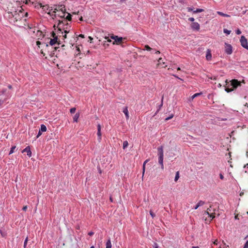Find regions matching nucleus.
Masks as SVG:
<instances>
[{
	"instance_id": "23",
	"label": "nucleus",
	"mask_w": 248,
	"mask_h": 248,
	"mask_svg": "<svg viewBox=\"0 0 248 248\" xmlns=\"http://www.w3.org/2000/svg\"><path fill=\"white\" fill-rule=\"evenodd\" d=\"M202 94V93H196L195 94H194V95H193L191 97V100H193L194 98H195L196 97H197L199 95H201Z\"/></svg>"
},
{
	"instance_id": "41",
	"label": "nucleus",
	"mask_w": 248,
	"mask_h": 248,
	"mask_svg": "<svg viewBox=\"0 0 248 248\" xmlns=\"http://www.w3.org/2000/svg\"><path fill=\"white\" fill-rule=\"evenodd\" d=\"M42 131H41L40 130L38 132V135H37V138H39V136H40L42 135Z\"/></svg>"
},
{
	"instance_id": "27",
	"label": "nucleus",
	"mask_w": 248,
	"mask_h": 248,
	"mask_svg": "<svg viewBox=\"0 0 248 248\" xmlns=\"http://www.w3.org/2000/svg\"><path fill=\"white\" fill-rule=\"evenodd\" d=\"M65 19L68 21H71L72 19V16L71 14H68Z\"/></svg>"
},
{
	"instance_id": "34",
	"label": "nucleus",
	"mask_w": 248,
	"mask_h": 248,
	"mask_svg": "<svg viewBox=\"0 0 248 248\" xmlns=\"http://www.w3.org/2000/svg\"><path fill=\"white\" fill-rule=\"evenodd\" d=\"M152 247H153V248H158V246L156 243H154V244L153 245Z\"/></svg>"
},
{
	"instance_id": "30",
	"label": "nucleus",
	"mask_w": 248,
	"mask_h": 248,
	"mask_svg": "<svg viewBox=\"0 0 248 248\" xmlns=\"http://www.w3.org/2000/svg\"><path fill=\"white\" fill-rule=\"evenodd\" d=\"M144 49H145V50H148V51H150V50H152V48H151L148 45H145L144 46Z\"/></svg>"
},
{
	"instance_id": "17",
	"label": "nucleus",
	"mask_w": 248,
	"mask_h": 248,
	"mask_svg": "<svg viewBox=\"0 0 248 248\" xmlns=\"http://www.w3.org/2000/svg\"><path fill=\"white\" fill-rule=\"evenodd\" d=\"M204 203V202L202 201H200L197 204V205L194 207V209L196 210L198 209L199 207L203 205Z\"/></svg>"
},
{
	"instance_id": "63",
	"label": "nucleus",
	"mask_w": 248,
	"mask_h": 248,
	"mask_svg": "<svg viewBox=\"0 0 248 248\" xmlns=\"http://www.w3.org/2000/svg\"><path fill=\"white\" fill-rule=\"evenodd\" d=\"M38 32H39L40 34H41L42 32L40 31H38Z\"/></svg>"
},
{
	"instance_id": "61",
	"label": "nucleus",
	"mask_w": 248,
	"mask_h": 248,
	"mask_svg": "<svg viewBox=\"0 0 248 248\" xmlns=\"http://www.w3.org/2000/svg\"><path fill=\"white\" fill-rule=\"evenodd\" d=\"M246 155L248 157V150L247 151Z\"/></svg>"
},
{
	"instance_id": "2",
	"label": "nucleus",
	"mask_w": 248,
	"mask_h": 248,
	"mask_svg": "<svg viewBox=\"0 0 248 248\" xmlns=\"http://www.w3.org/2000/svg\"><path fill=\"white\" fill-rule=\"evenodd\" d=\"M18 12H17V11L8 12L9 14H11V15H9V16L15 17V19L16 20V21H17L18 20H21V18L23 17V14L21 10H18Z\"/></svg>"
},
{
	"instance_id": "1",
	"label": "nucleus",
	"mask_w": 248,
	"mask_h": 248,
	"mask_svg": "<svg viewBox=\"0 0 248 248\" xmlns=\"http://www.w3.org/2000/svg\"><path fill=\"white\" fill-rule=\"evenodd\" d=\"M230 82V84L225 88V91L227 93L231 92L241 86V82L237 79H233L231 80Z\"/></svg>"
},
{
	"instance_id": "59",
	"label": "nucleus",
	"mask_w": 248,
	"mask_h": 248,
	"mask_svg": "<svg viewBox=\"0 0 248 248\" xmlns=\"http://www.w3.org/2000/svg\"><path fill=\"white\" fill-rule=\"evenodd\" d=\"M80 21H83V18L82 16H81L79 18Z\"/></svg>"
},
{
	"instance_id": "35",
	"label": "nucleus",
	"mask_w": 248,
	"mask_h": 248,
	"mask_svg": "<svg viewBox=\"0 0 248 248\" xmlns=\"http://www.w3.org/2000/svg\"><path fill=\"white\" fill-rule=\"evenodd\" d=\"M51 36H52L53 38H54V37H58V36L56 35V33L54 31H52L51 32Z\"/></svg>"
},
{
	"instance_id": "54",
	"label": "nucleus",
	"mask_w": 248,
	"mask_h": 248,
	"mask_svg": "<svg viewBox=\"0 0 248 248\" xmlns=\"http://www.w3.org/2000/svg\"><path fill=\"white\" fill-rule=\"evenodd\" d=\"M44 45L46 46V47H48V45L47 44H46V43H44Z\"/></svg>"
},
{
	"instance_id": "47",
	"label": "nucleus",
	"mask_w": 248,
	"mask_h": 248,
	"mask_svg": "<svg viewBox=\"0 0 248 248\" xmlns=\"http://www.w3.org/2000/svg\"><path fill=\"white\" fill-rule=\"evenodd\" d=\"M211 207H212V206L210 205V207L207 208V210H208L209 212H211Z\"/></svg>"
},
{
	"instance_id": "37",
	"label": "nucleus",
	"mask_w": 248,
	"mask_h": 248,
	"mask_svg": "<svg viewBox=\"0 0 248 248\" xmlns=\"http://www.w3.org/2000/svg\"><path fill=\"white\" fill-rule=\"evenodd\" d=\"M173 117V114H171L170 116L165 118V121H168L170 119H171L172 117Z\"/></svg>"
},
{
	"instance_id": "53",
	"label": "nucleus",
	"mask_w": 248,
	"mask_h": 248,
	"mask_svg": "<svg viewBox=\"0 0 248 248\" xmlns=\"http://www.w3.org/2000/svg\"><path fill=\"white\" fill-rule=\"evenodd\" d=\"M8 88L9 89H11L12 88V85H9L8 86Z\"/></svg>"
},
{
	"instance_id": "21",
	"label": "nucleus",
	"mask_w": 248,
	"mask_h": 248,
	"mask_svg": "<svg viewBox=\"0 0 248 248\" xmlns=\"http://www.w3.org/2000/svg\"><path fill=\"white\" fill-rule=\"evenodd\" d=\"M40 130L42 132H45L46 131V127L44 124H41Z\"/></svg>"
},
{
	"instance_id": "64",
	"label": "nucleus",
	"mask_w": 248,
	"mask_h": 248,
	"mask_svg": "<svg viewBox=\"0 0 248 248\" xmlns=\"http://www.w3.org/2000/svg\"><path fill=\"white\" fill-rule=\"evenodd\" d=\"M90 248H94V246H92L90 247Z\"/></svg>"
},
{
	"instance_id": "31",
	"label": "nucleus",
	"mask_w": 248,
	"mask_h": 248,
	"mask_svg": "<svg viewBox=\"0 0 248 248\" xmlns=\"http://www.w3.org/2000/svg\"><path fill=\"white\" fill-rule=\"evenodd\" d=\"M76 108H72L70 109V112L71 113H74L76 111Z\"/></svg>"
},
{
	"instance_id": "58",
	"label": "nucleus",
	"mask_w": 248,
	"mask_h": 248,
	"mask_svg": "<svg viewBox=\"0 0 248 248\" xmlns=\"http://www.w3.org/2000/svg\"><path fill=\"white\" fill-rule=\"evenodd\" d=\"M64 32L66 34V33H68L69 31L65 30H64Z\"/></svg>"
},
{
	"instance_id": "7",
	"label": "nucleus",
	"mask_w": 248,
	"mask_h": 248,
	"mask_svg": "<svg viewBox=\"0 0 248 248\" xmlns=\"http://www.w3.org/2000/svg\"><path fill=\"white\" fill-rule=\"evenodd\" d=\"M111 38L114 40V41L113 42V44H115V43L117 44H120L123 39V38L122 37H119L114 35L111 36Z\"/></svg>"
},
{
	"instance_id": "36",
	"label": "nucleus",
	"mask_w": 248,
	"mask_h": 248,
	"mask_svg": "<svg viewBox=\"0 0 248 248\" xmlns=\"http://www.w3.org/2000/svg\"><path fill=\"white\" fill-rule=\"evenodd\" d=\"M162 58H159L158 60V63H157V65L158 66L160 64H161V62H162Z\"/></svg>"
},
{
	"instance_id": "32",
	"label": "nucleus",
	"mask_w": 248,
	"mask_h": 248,
	"mask_svg": "<svg viewBox=\"0 0 248 248\" xmlns=\"http://www.w3.org/2000/svg\"><path fill=\"white\" fill-rule=\"evenodd\" d=\"M28 237H26V238L25 240L24 243V248H26L27 242H28Z\"/></svg>"
},
{
	"instance_id": "28",
	"label": "nucleus",
	"mask_w": 248,
	"mask_h": 248,
	"mask_svg": "<svg viewBox=\"0 0 248 248\" xmlns=\"http://www.w3.org/2000/svg\"><path fill=\"white\" fill-rule=\"evenodd\" d=\"M16 146H14L11 148V150L9 152V155L12 154L14 153V150L16 149Z\"/></svg>"
},
{
	"instance_id": "60",
	"label": "nucleus",
	"mask_w": 248,
	"mask_h": 248,
	"mask_svg": "<svg viewBox=\"0 0 248 248\" xmlns=\"http://www.w3.org/2000/svg\"><path fill=\"white\" fill-rule=\"evenodd\" d=\"M192 248H200L198 246H194V247H192Z\"/></svg>"
},
{
	"instance_id": "19",
	"label": "nucleus",
	"mask_w": 248,
	"mask_h": 248,
	"mask_svg": "<svg viewBox=\"0 0 248 248\" xmlns=\"http://www.w3.org/2000/svg\"><path fill=\"white\" fill-rule=\"evenodd\" d=\"M79 112L76 113L73 117V121L74 122H77L78 119L79 118Z\"/></svg>"
},
{
	"instance_id": "16",
	"label": "nucleus",
	"mask_w": 248,
	"mask_h": 248,
	"mask_svg": "<svg viewBox=\"0 0 248 248\" xmlns=\"http://www.w3.org/2000/svg\"><path fill=\"white\" fill-rule=\"evenodd\" d=\"M215 210L214 209V213H212L210 214V213H209V212L208 210H207V211H205L204 214L208 215L212 218L211 219H212L214 218H215Z\"/></svg>"
},
{
	"instance_id": "57",
	"label": "nucleus",
	"mask_w": 248,
	"mask_h": 248,
	"mask_svg": "<svg viewBox=\"0 0 248 248\" xmlns=\"http://www.w3.org/2000/svg\"><path fill=\"white\" fill-rule=\"evenodd\" d=\"M109 200H110V201L111 202H113V201H112V197H111V196H110V198H109Z\"/></svg>"
},
{
	"instance_id": "12",
	"label": "nucleus",
	"mask_w": 248,
	"mask_h": 248,
	"mask_svg": "<svg viewBox=\"0 0 248 248\" xmlns=\"http://www.w3.org/2000/svg\"><path fill=\"white\" fill-rule=\"evenodd\" d=\"M187 10L188 12L193 11V13H200L204 11L202 9H197L196 10L193 11V9L191 7H187Z\"/></svg>"
},
{
	"instance_id": "45",
	"label": "nucleus",
	"mask_w": 248,
	"mask_h": 248,
	"mask_svg": "<svg viewBox=\"0 0 248 248\" xmlns=\"http://www.w3.org/2000/svg\"><path fill=\"white\" fill-rule=\"evenodd\" d=\"M219 177L221 180L223 179L224 178V176L221 173L219 174Z\"/></svg>"
},
{
	"instance_id": "40",
	"label": "nucleus",
	"mask_w": 248,
	"mask_h": 248,
	"mask_svg": "<svg viewBox=\"0 0 248 248\" xmlns=\"http://www.w3.org/2000/svg\"><path fill=\"white\" fill-rule=\"evenodd\" d=\"M49 15L52 16L53 19H54L55 18H56V16H57V15L55 14H53L50 13V15Z\"/></svg>"
},
{
	"instance_id": "62",
	"label": "nucleus",
	"mask_w": 248,
	"mask_h": 248,
	"mask_svg": "<svg viewBox=\"0 0 248 248\" xmlns=\"http://www.w3.org/2000/svg\"><path fill=\"white\" fill-rule=\"evenodd\" d=\"M66 37H67V36H66V34H65L63 36V37H64V38H66Z\"/></svg>"
},
{
	"instance_id": "42",
	"label": "nucleus",
	"mask_w": 248,
	"mask_h": 248,
	"mask_svg": "<svg viewBox=\"0 0 248 248\" xmlns=\"http://www.w3.org/2000/svg\"><path fill=\"white\" fill-rule=\"evenodd\" d=\"M236 33L237 34H240L241 33V31L239 29H237L236 31Z\"/></svg>"
},
{
	"instance_id": "18",
	"label": "nucleus",
	"mask_w": 248,
	"mask_h": 248,
	"mask_svg": "<svg viewBox=\"0 0 248 248\" xmlns=\"http://www.w3.org/2000/svg\"><path fill=\"white\" fill-rule=\"evenodd\" d=\"M123 112L124 113L126 119H128L129 118V114L127 107H125L124 108Z\"/></svg>"
},
{
	"instance_id": "3",
	"label": "nucleus",
	"mask_w": 248,
	"mask_h": 248,
	"mask_svg": "<svg viewBox=\"0 0 248 248\" xmlns=\"http://www.w3.org/2000/svg\"><path fill=\"white\" fill-rule=\"evenodd\" d=\"M158 155V163L161 166V169H164L163 166V146H161L157 148Z\"/></svg>"
},
{
	"instance_id": "55",
	"label": "nucleus",
	"mask_w": 248,
	"mask_h": 248,
	"mask_svg": "<svg viewBox=\"0 0 248 248\" xmlns=\"http://www.w3.org/2000/svg\"><path fill=\"white\" fill-rule=\"evenodd\" d=\"M155 54H160V51H159L157 50V51H156L155 52Z\"/></svg>"
},
{
	"instance_id": "22",
	"label": "nucleus",
	"mask_w": 248,
	"mask_h": 248,
	"mask_svg": "<svg viewBox=\"0 0 248 248\" xmlns=\"http://www.w3.org/2000/svg\"><path fill=\"white\" fill-rule=\"evenodd\" d=\"M217 13L219 15L222 16H225V17H230V16L229 15L226 14H224L223 13H222L221 12L218 11V12H217Z\"/></svg>"
},
{
	"instance_id": "51",
	"label": "nucleus",
	"mask_w": 248,
	"mask_h": 248,
	"mask_svg": "<svg viewBox=\"0 0 248 248\" xmlns=\"http://www.w3.org/2000/svg\"><path fill=\"white\" fill-rule=\"evenodd\" d=\"M89 41L90 42V43H91L93 39V38L92 37H91V36H89Z\"/></svg>"
},
{
	"instance_id": "26",
	"label": "nucleus",
	"mask_w": 248,
	"mask_h": 248,
	"mask_svg": "<svg viewBox=\"0 0 248 248\" xmlns=\"http://www.w3.org/2000/svg\"><path fill=\"white\" fill-rule=\"evenodd\" d=\"M148 160H146L143 163V167H142V171H143L142 173H143V175L144 174V171H145V164L148 162Z\"/></svg>"
},
{
	"instance_id": "50",
	"label": "nucleus",
	"mask_w": 248,
	"mask_h": 248,
	"mask_svg": "<svg viewBox=\"0 0 248 248\" xmlns=\"http://www.w3.org/2000/svg\"><path fill=\"white\" fill-rule=\"evenodd\" d=\"M93 233H93V232H89L88 233V235H89L91 236V235H93Z\"/></svg>"
},
{
	"instance_id": "46",
	"label": "nucleus",
	"mask_w": 248,
	"mask_h": 248,
	"mask_svg": "<svg viewBox=\"0 0 248 248\" xmlns=\"http://www.w3.org/2000/svg\"><path fill=\"white\" fill-rule=\"evenodd\" d=\"M41 42H40V41H37V42H36V45H37L39 47H40V46H40V45H41Z\"/></svg>"
},
{
	"instance_id": "4",
	"label": "nucleus",
	"mask_w": 248,
	"mask_h": 248,
	"mask_svg": "<svg viewBox=\"0 0 248 248\" xmlns=\"http://www.w3.org/2000/svg\"><path fill=\"white\" fill-rule=\"evenodd\" d=\"M61 11L62 12V15H58L61 18H64L65 14L66 13V10L65 6L63 5H58L57 7L54 9L53 13H56L57 11Z\"/></svg>"
},
{
	"instance_id": "44",
	"label": "nucleus",
	"mask_w": 248,
	"mask_h": 248,
	"mask_svg": "<svg viewBox=\"0 0 248 248\" xmlns=\"http://www.w3.org/2000/svg\"><path fill=\"white\" fill-rule=\"evenodd\" d=\"M27 209V206H23V207L22 208V210L24 211H26V210Z\"/></svg>"
},
{
	"instance_id": "14",
	"label": "nucleus",
	"mask_w": 248,
	"mask_h": 248,
	"mask_svg": "<svg viewBox=\"0 0 248 248\" xmlns=\"http://www.w3.org/2000/svg\"><path fill=\"white\" fill-rule=\"evenodd\" d=\"M58 42V37H54V38L51 39L49 41V45L51 46L54 45Z\"/></svg>"
},
{
	"instance_id": "52",
	"label": "nucleus",
	"mask_w": 248,
	"mask_h": 248,
	"mask_svg": "<svg viewBox=\"0 0 248 248\" xmlns=\"http://www.w3.org/2000/svg\"><path fill=\"white\" fill-rule=\"evenodd\" d=\"M79 37H81V38H84V35L82 34H81L80 35H79L78 36Z\"/></svg>"
},
{
	"instance_id": "43",
	"label": "nucleus",
	"mask_w": 248,
	"mask_h": 248,
	"mask_svg": "<svg viewBox=\"0 0 248 248\" xmlns=\"http://www.w3.org/2000/svg\"><path fill=\"white\" fill-rule=\"evenodd\" d=\"M188 20L191 22H193L194 21V18L193 17H190L188 18Z\"/></svg>"
},
{
	"instance_id": "24",
	"label": "nucleus",
	"mask_w": 248,
	"mask_h": 248,
	"mask_svg": "<svg viewBox=\"0 0 248 248\" xmlns=\"http://www.w3.org/2000/svg\"><path fill=\"white\" fill-rule=\"evenodd\" d=\"M128 145V143L127 142V141L125 140V141H124V142H123V148L124 149H125Z\"/></svg>"
},
{
	"instance_id": "38",
	"label": "nucleus",
	"mask_w": 248,
	"mask_h": 248,
	"mask_svg": "<svg viewBox=\"0 0 248 248\" xmlns=\"http://www.w3.org/2000/svg\"><path fill=\"white\" fill-rule=\"evenodd\" d=\"M163 97H162V99H161V104L159 105V109L157 110V112H158L159 111V109H160L161 107L163 105Z\"/></svg>"
},
{
	"instance_id": "6",
	"label": "nucleus",
	"mask_w": 248,
	"mask_h": 248,
	"mask_svg": "<svg viewBox=\"0 0 248 248\" xmlns=\"http://www.w3.org/2000/svg\"><path fill=\"white\" fill-rule=\"evenodd\" d=\"M232 47L231 45L228 44L227 43H225V52L228 54L230 55L232 53Z\"/></svg>"
},
{
	"instance_id": "13",
	"label": "nucleus",
	"mask_w": 248,
	"mask_h": 248,
	"mask_svg": "<svg viewBox=\"0 0 248 248\" xmlns=\"http://www.w3.org/2000/svg\"><path fill=\"white\" fill-rule=\"evenodd\" d=\"M97 136L98 137V140H99L101 139V125L100 124H98L97 125Z\"/></svg>"
},
{
	"instance_id": "39",
	"label": "nucleus",
	"mask_w": 248,
	"mask_h": 248,
	"mask_svg": "<svg viewBox=\"0 0 248 248\" xmlns=\"http://www.w3.org/2000/svg\"><path fill=\"white\" fill-rule=\"evenodd\" d=\"M243 248H248V240H247Z\"/></svg>"
},
{
	"instance_id": "15",
	"label": "nucleus",
	"mask_w": 248,
	"mask_h": 248,
	"mask_svg": "<svg viewBox=\"0 0 248 248\" xmlns=\"http://www.w3.org/2000/svg\"><path fill=\"white\" fill-rule=\"evenodd\" d=\"M206 58L207 60H210L212 58V54L211 50L209 49H207L206 55Z\"/></svg>"
},
{
	"instance_id": "9",
	"label": "nucleus",
	"mask_w": 248,
	"mask_h": 248,
	"mask_svg": "<svg viewBox=\"0 0 248 248\" xmlns=\"http://www.w3.org/2000/svg\"><path fill=\"white\" fill-rule=\"evenodd\" d=\"M41 7H42L44 11H46V12L48 11L47 14L48 15H50V12L52 10V7L50 8L48 5H46L42 6V4H41Z\"/></svg>"
},
{
	"instance_id": "25",
	"label": "nucleus",
	"mask_w": 248,
	"mask_h": 248,
	"mask_svg": "<svg viewBox=\"0 0 248 248\" xmlns=\"http://www.w3.org/2000/svg\"><path fill=\"white\" fill-rule=\"evenodd\" d=\"M179 178V172L178 171L176 173L175 177V178H174V181L175 182H177Z\"/></svg>"
},
{
	"instance_id": "8",
	"label": "nucleus",
	"mask_w": 248,
	"mask_h": 248,
	"mask_svg": "<svg viewBox=\"0 0 248 248\" xmlns=\"http://www.w3.org/2000/svg\"><path fill=\"white\" fill-rule=\"evenodd\" d=\"M62 24L63 25H67L68 24L66 20H64V21L59 20V23H58V25L57 26V28H58V31H61V32L62 31V30H64L65 29V28H62V27H61V25Z\"/></svg>"
},
{
	"instance_id": "29",
	"label": "nucleus",
	"mask_w": 248,
	"mask_h": 248,
	"mask_svg": "<svg viewBox=\"0 0 248 248\" xmlns=\"http://www.w3.org/2000/svg\"><path fill=\"white\" fill-rule=\"evenodd\" d=\"M223 32H224L225 33L227 34H230V33H231V31H229V30H227V29H224L223 30Z\"/></svg>"
},
{
	"instance_id": "11",
	"label": "nucleus",
	"mask_w": 248,
	"mask_h": 248,
	"mask_svg": "<svg viewBox=\"0 0 248 248\" xmlns=\"http://www.w3.org/2000/svg\"><path fill=\"white\" fill-rule=\"evenodd\" d=\"M22 153L26 152L27 155L29 157L31 156V151L30 147L29 146L26 147L22 152Z\"/></svg>"
},
{
	"instance_id": "20",
	"label": "nucleus",
	"mask_w": 248,
	"mask_h": 248,
	"mask_svg": "<svg viewBox=\"0 0 248 248\" xmlns=\"http://www.w3.org/2000/svg\"><path fill=\"white\" fill-rule=\"evenodd\" d=\"M106 248H111L112 245L110 241V238H109L106 242Z\"/></svg>"
},
{
	"instance_id": "56",
	"label": "nucleus",
	"mask_w": 248,
	"mask_h": 248,
	"mask_svg": "<svg viewBox=\"0 0 248 248\" xmlns=\"http://www.w3.org/2000/svg\"><path fill=\"white\" fill-rule=\"evenodd\" d=\"M214 244H216V245H217V240H216L214 242Z\"/></svg>"
},
{
	"instance_id": "33",
	"label": "nucleus",
	"mask_w": 248,
	"mask_h": 248,
	"mask_svg": "<svg viewBox=\"0 0 248 248\" xmlns=\"http://www.w3.org/2000/svg\"><path fill=\"white\" fill-rule=\"evenodd\" d=\"M150 214L152 217V218H154L155 216V214L153 212L152 210L150 211Z\"/></svg>"
},
{
	"instance_id": "48",
	"label": "nucleus",
	"mask_w": 248,
	"mask_h": 248,
	"mask_svg": "<svg viewBox=\"0 0 248 248\" xmlns=\"http://www.w3.org/2000/svg\"><path fill=\"white\" fill-rule=\"evenodd\" d=\"M105 38L106 39H107V41L108 42H111V40L110 39H109L108 37H106Z\"/></svg>"
},
{
	"instance_id": "49",
	"label": "nucleus",
	"mask_w": 248,
	"mask_h": 248,
	"mask_svg": "<svg viewBox=\"0 0 248 248\" xmlns=\"http://www.w3.org/2000/svg\"><path fill=\"white\" fill-rule=\"evenodd\" d=\"M0 233L1 234V235L3 237H4L5 236V234L4 232H2L1 231H0Z\"/></svg>"
},
{
	"instance_id": "10",
	"label": "nucleus",
	"mask_w": 248,
	"mask_h": 248,
	"mask_svg": "<svg viewBox=\"0 0 248 248\" xmlns=\"http://www.w3.org/2000/svg\"><path fill=\"white\" fill-rule=\"evenodd\" d=\"M200 27L199 24L197 22H193L191 25V27L193 30L199 31Z\"/></svg>"
},
{
	"instance_id": "5",
	"label": "nucleus",
	"mask_w": 248,
	"mask_h": 248,
	"mask_svg": "<svg viewBox=\"0 0 248 248\" xmlns=\"http://www.w3.org/2000/svg\"><path fill=\"white\" fill-rule=\"evenodd\" d=\"M240 43L241 46L245 48L248 50V41L247 39L244 36H242L240 38Z\"/></svg>"
}]
</instances>
